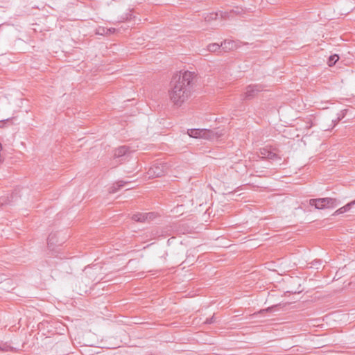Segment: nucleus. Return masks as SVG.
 Listing matches in <instances>:
<instances>
[{
	"mask_svg": "<svg viewBox=\"0 0 355 355\" xmlns=\"http://www.w3.org/2000/svg\"><path fill=\"white\" fill-rule=\"evenodd\" d=\"M324 198L311 199L309 204L311 206H314L316 209H324Z\"/></svg>",
	"mask_w": 355,
	"mask_h": 355,
	"instance_id": "nucleus-11",
	"label": "nucleus"
},
{
	"mask_svg": "<svg viewBox=\"0 0 355 355\" xmlns=\"http://www.w3.org/2000/svg\"><path fill=\"white\" fill-rule=\"evenodd\" d=\"M168 170V166L164 163H155L148 171L149 178H154L164 175Z\"/></svg>",
	"mask_w": 355,
	"mask_h": 355,
	"instance_id": "nucleus-3",
	"label": "nucleus"
},
{
	"mask_svg": "<svg viewBox=\"0 0 355 355\" xmlns=\"http://www.w3.org/2000/svg\"><path fill=\"white\" fill-rule=\"evenodd\" d=\"M259 155L261 156V158L268 159L270 160H280L281 157L278 155L276 153H274L270 149H268L266 148H262L259 150Z\"/></svg>",
	"mask_w": 355,
	"mask_h": 355,
	"instance_id": "nucleus-5",
	"label": "nucleus"
},
{
	"mask_svg": "<svg viewBox=\"0 0 355 355\" xmlns=\"http://www.w3.org/2000/svg\"><path fill=\"white\" fill-rule=\"evenodd\" d=\"M130 153V148L127 146H120L114 150V157L121 158L128 156Z\"/></svg>",
	"mask_w": 355,
	"mask_h": 355,
	"instance_id": "nucleus-8",
	"label": "nucleus"
},
{
	"mask_svg": "<svg viewBox=\"0 0 355 355\" xmlns=\"http://www.w3.org/2000/svg\"><path fill=\"white\" fill-rule=\"evenodd\" d=\"M215 321H216L215 318H214V316H213V317H211L210 318H207L205 322L207 324H211V323L214 322Z\"/></svg>",
	"mask_w": 355,
	"mask_h": 355,
	"instance_id": "nucleus-20",
	"label": "nucleus"
},
{
	"mask_svg": "<svg viewBox=\"0 0 355 355\" xmlns=\"http://www.w3.org/2000/svg\"><path fill=\"white\" fill-rule=\"evenodd\" d=\"M355 205V200H352V202L347 203V205H345V206L340 207V209H337L334 213V216H336V215H339V214H343L347 211H349L352 206H354Z\"/></svg>",
	"mask_w": 355,
	"mask_h": 355,
	"instance_id": "nucleus-12",
	"label": "nucleus"
},
{
	"mask_svg": "<svg viewBox=\"0 0 355 355\" xmlns=\"http://www.w3.org/2000/svg\"><path fill=\"white\" fill-rule=\"evenodd\" d=\"M262 87L258 85H250L246 87L245 92V98L251 99L254 98L259 92L262 90Z\"/></svg>",
	"mask_w": 355,
	"mask_h": 355,
	"instance_id": "nucleus-6",
	"label": "nucleus"
},
{
	"mask_svg": "<svg viewBox=\"0 0 355 355\" xmlns=\"http://www.w3.org/2000/svg\"><path fill=\"white\" fill-rule=\"evenodd\" d=\"M325 208H334L339 205V202L336 198H323Z\"/></svg>",
	"mask_w": 355,
	"mask_h": 355,
	"instance_id": "nucleus-10",
	"label": "nucleus"
},
{
	"mask_svg": "<svg viewBox=\"0 0 355 355\" xmlns=\"http://www.w3.org/2000/svg\"><path fill=\"white\" fill-rule=\"evenodd\" d=\"M114 32H115V28H106V33H107V35L112 34Z\"/></svg>",
	"mask_w": 355,
	"mask_h": 355,
	"instance_id": "nucleus-19",
	"label": "nucleus"
},
{
	"mask_svg": "<svg viewBox=\"0 0 355 355\" xmlns=\"http://www.w3.org/2000/svg\"><path fill=\"white\" fill-rule=\"evenodd\" d=\"M195 76L194 72L187 71L182 75L173 77L168 94L170 100L175 106L180 107L191 96L192 81Z\"/></svg>",
	"mask_w": 355,
	"mask_h": 355,
	"instance_id": "nucleus-1",
	"label": "nucleus"
},
{
	"mask_svg": "<svg viewBox=\"0 0 355 355\" xmlns=\"http://www.w3.org/2000/svg\"><path fill=\"white\" fill-rule=\"evenodd\" d=\"M12 349V347L6 344L0 345V350L1 351L8 352V351H11Z\"/></svg>",
	"mask_w": 355,
	"mask_h": 355,
	"instance_id": "nucleus-16",
	"label": "nucleus"
},
{
	"mask_svg": "<svg viewBox=\"0 0 355 355\" xmlns=\"http://www.w3.org/2000/svg\"><path fill=\"white\" fill-rule=\"evenodd\" d=\"M340 117H338V118H337V119H336V121L332 120V121L334 123V126L336 125V123L338 121H340Z\"/></svg>",
	"mask_w": 355,
	"mask_h": 355,
	"instance_id": "nucleus-22",
	"label": "nucleus"
},
{
	"mask_svg": "<svg viewBox=\"0 0 355 355\" xmlns=\"http://www.w3.org/2000/svg\"><path fill=\"white\" fill-rule=\"evenodd\" d=\"M89 268V267H87V268H85V270H87Z\"/></svg>",
	"mask_w": 355,
	"mask_h": 355,
	"instance_id": "nucleus-24",
	"label": "nucleus"
},
{
	"mask_svg": "<svg viewBox=\"0 0 355 355\" xmlns=\"http://www.w3.org/2000/svg\"><path fill=\"white\" fill-rule=\"evenodd\" d=\"M221 48V45L217 43L210 44L207 46V50L210 52H215Z\"/></svg>",
	"mask_w": 355,
	"mask_h": 355,
	"instance_id": "nucleus-15",
	"label": "nucleus"
},
{
	"mask_svg": "<svg viewBox=\"0 0 355 355\" xmlns=\"http://www.w3.org/2000/svg\"><path fill=\"white\" fill-rule=\"evenodd\" d=\"M339 60V56L337 54H334L331 55L328 60L329 66L331 67L336 64V62Z\"/></svg>",
	"mask_w": 355,
	"mask_h": 355,
	"instance_id": "nucleus-14",
	"label": "nucleus"
},
{
	"mask_svg": "<svg viewBox=\"0 0 355 355\" xmlns=\"http://www.w3.org/2000/svg\"><path fill=\"white\" fill-rule=\"evenodd\" d=\"M51 239H51V236H49L48 238V244H49V243L51 241Z\"/></svg>",
	"mask_w": 355,
	"mask_h": 355,
	"instance_id": "nucleus-23",
	"label": "nucleus"
},
{
	"mask_svg": "<svg viewBox=\"0 0 355 355\" xmlns=\"http://www.w3.org/2000/svg\"><path fill=\"white\" fill-rule=\"evenodd\" d=\"M131 180H120L114 184L110 189H109V193H114L117 192L119 189H121L122 187H123L125 184L130 183Z\"/></svg>",
	"mask_w": 355,
	"mask_h": 355,
	"instance_id": "nucleus-9",
	"label": "nucleus"
},
{
	"mask_svg": "<svg viewBox=\"0 0 355 355\" xmlns=\"http://www.w3.org/2000/svg\"><path fill=\"white\" fill-rule=\"evenodd\" d=\"M11 120L10 118L6 119L5 120L0 121V128H3L4 126V124Z\"/></svg>",
	"mask_w": 355,
	"mask_h": 355,
	"instance_id": "nucleus-18",
	"label": "nucleus"
},
{
	"mask_svg": "<svg viewBox=\"0 0 355 355\" xmlns=\"http://www.w3.org/2000/svg\"><path fill=\"white\" fill-rule=\"evenodd\" d=\"M154 217L153 212L149 213H137L132 217V220L137 222H146L152 220Z\"/></svg>",
	"mask_w": 355,
	"mask_h": 355,
	"instance_id": "nucleus-7",
	"label": "nucleus"
},
{
	"mask_svg": "<svg viewBox=\"0 0 355 355\" xmlns=\"http://www.w3.org/2000/svg\"><path fill=\"white\" fill-rule=\"evenodd\" d=\"M96 34H98V35H107V33H106V28L99 27L96 30Z\"/></svg>",
	"mask_w": 355,
	"mask_h": 355,
	"instance_id": "nucleus-17",
	"label": "nucleus"
},
{
	"mask_svg": "<svg viewBox=\"0 0 355 355\" xmlns=\"http://www.w3.org/2000/svg\"><path fill=\"white\" fill-rule=\"evenodd\" d=\"M272 309H273V306H271V307H268L266 309H263L261 311H267V312H268V311H271Z\"/></svg>",
	"mask_w": 355,
	"mask_h": 355,
	"instance_id": "nucleus-21",
	"label": "nucleus"
},
{
	"mask_svg": "<svg viewBox=\"0 0 355 355\" xmlns=\"http://www.w3.org/2000/svg\"><path fill=\"white\" fill-rule=\"evenodd\" d=\"M188 135L193 138H203L205 139H214L217 138V134L209 129H189Z\"/></svg>",
	"mask_w": 355,
	"mask_h": 355,
	"instance_id": "nucleus-2",
	"label": "nucleus"
},
{
	"mask_svg": "<svg viewBox=\"0 0 355 355\" xmlns=\"http://www.w3.org/2000/svg\"><path fill=\"white\" fill-rule=\"evenodd\" d=\"M235 47L234 42L233 41H225L221 44V48L225 51L232 50Z\"/></svg>",
	"mask_w": 355,
	"mask_h": 355,
	"instance_id": "nucleus-13",
	"label": "nucleus"
},
{
	"mask_svg": "<svg viewBox=\"0 0 355 355\" xmlns=\"http://www.w3.org/2000/svg\"><path fill=\"white\" fill-rule=\"evenodd\" d=\"M233 13L239 14L240 11L237 8L236 10H232L230 12L220 11L219 12H212L207 14L206 16L205 17V20L208 22L212 20H215L217 19L219 14L220 17L223 19L230 18V17L232 16Z\"/></svg>",
	"mask_w": 355,
	"mask_h": 355,
	"instance_id": "nucleus-4",
	"label": "nucleus"
}]
</instances>
